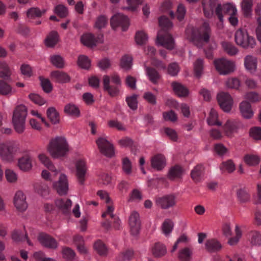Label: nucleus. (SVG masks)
<instances>
[{
  "label": "nucleus",
  "instance_id": "obj_62",
  "mask_svg": "<svg viewBox=\"0 0 261 261\" xmlns=\"http://www.w3.org/2000/svg\"><path fill=\"white\" fill-rule=\"evenodd\" d=\"M29 97L33 102L39 106H42L45 103V100L38 94L32 93L29 95Z\"/></svg>",
  "mask_w": 261,
  "mask_h": 261
},
{
  "label": "nucleus",
  "instance_id": "obj_2",
  "mask_svg": "<svg viewBox=\"0 0 261 261\" xmlns=\"http://www.w3.org/2000/svg\"><path fill=\"white\" fill-rule=\"evenodd\" d=\"M210 31L209 23L205 21L199 29L189 26L186 30V34L189 40L201 47L203 42L207 43L209 41Z\"/></svg>",
  "mask_w": 261,
  "mask_h": 261
},
{
  "label": "nucleus",
  "instance_id": "obj_14",
  "mask_svg": "<svg viewBox=\"0 0 261 261\" xmlns=\"http://www.w3.org/2000/svg\"><path fill=\"white\" fill-rule=\"evenodd\" d=\"M37 239L40 243L46 248L56 249L58 247V243L55 239L46 233H40Z\"/></svg>",
  "mask_w": 261,
  "mask_h": 261
},
{
  "label": "nucleus",
  "instance_id": "obj_9",
  "mask_svg": "<svg viewBox=\"0 0 261 261\" xmlns=\"http://www.w3.org/2000/svg\"><path fill=\"white\" fill-rule=\"evenodd\" d=\"M17 150L18 147L16 146L5 143L0 144V156L5 162H13L14 154Z\"/></svg>",
  "mask_w": 261,
  "mask_h": 261
},
{
  "label": "nucleus",
  "instance_id": "obj_8",
  "mask_svg": "<svg viewBox=\"0 0 261 261\" xmlns=\"http://www.w3.org/2000/svg\"><path fill=\"white\" fill-rule=\"evenodd\" d=\"M96 143L99 152L107 158H111L115 156V148L113 144L106 138L100 137Z\"/></svg>",
  "mask_w": 261,
  "mask_h": 261
},
{
  "label": "nucleus",
  "instance_id": "obj_35",
  "mask_svg": "<svg viewBox=\"0 0 261 261\" xmlns=\"http://www.w3.org/2000/svg\"><path fill=\"white\" fill-rule=\"evenodd\" d=\"M48 118L50 122L54 124L59 123L60 122V116L59 113L53 107L49 108L46 112Z\"/></svg>",
  "mask_w": 261,
  "mask_h": 261
},
{
  "label": "nucleus",
  "instance_id": "obj_60",
  "mask_svg": "<svg viewBox=\"0 0 261 261\" xmlns=\"http://www.w3.org/2000/svg\"><path fill=\"white\" fill-rule=\"evenodd\" d=\"M40 80L43 90L46 93L50 92L52 90V86L49 80L42 77H40Z\"/></svg>",
  "mask_w": 261,
  "mask_h": 261
},
{
  "label": "nucleus",
  "instance_id": "obj_49",
  "mask_svg": "<svg viewBox=\"0 0 261 261\" xmlns=\"http://www.w3.org/2000/svg\"><path fill=\"white\" fill-rule=\"evenodd\" d=\"M132 57L129 55H126L123 56L120 62L121 67L126 70L129 69L132 65Z\"/></svg>",
  "mask_w": 261,
  "mask_h": 261
},
{
  "label": "nucleus",
  "instance_id": "obj_38",
  "mask_svg": "<svg viewBox=\"0 0 261 261\" xmlns=\"http://www.w3.org/2000/svg\"><path fill=\"white\" fill-rule=\"evenodd\" d=\"M252 0H243L241 7L245 17H249L251 15Z\"/></svg>",
  "mask_w": 261,
  "mask_h": 261
},
{
  "label": "nucleus",
  "instance_id": "obj_16",
  "mask_svg": "<svg viewBox=\"0 0 261 261\" xmlns=\"http://www.w3.org/2000/svg\"><path fill=\"white\" fill-rule=\"evenodd\" d=\"M14 203L17 210L23 212L28 207V203L26 202V196L21 191H18L14 198Z\"/></svg>",
  "mask_w": 261,
  "mask_h": 261
},
{
  "label": "nucleus",
  "instance_id": "obj_46",
  "mask_svg": "<svg viewBox=\"0 0 261 261\" xmlns=\"http://www.w3.org/2000/svg\"><path fill=\"white\" fill-rule=\"evenodd\" d=\"M63 257L67 260L71 261L73 260L75 256L74 251L70 248L65 247L62 249Z\"/></svg>",
  "mask_w": 261,
  "mask_h": 261
},
{
  "label": "nucleus",
  "instance_id": "obj_57",
  "mask_svg": "<svg viewBox=\"0 0 261 261\" xmlns=\"http://www.w3.org/2000/svg\"><path fill=\"white\" fill-rule=\"evenodd\" d=\"M132 163L128 158H124L122 161L123 171L127 175L132 173Z\"/></svg>",
  "mask_w": 261,
  "mask_h": 261
},
{
  "label": "nucleus",
  "instance_id": "obj_22",
  "mask_svg": "<svg viewBox=\"0 0 261 261\" xmlns=\"http://www.w3.org/2000/svg\"><path fill=\"white\" fill-rule=\"evenodd\" d=\"M240 109L242 116L245 118L250 119L253 115L251 105L246 101H243L240 103Z\"/></svg>",
  "mask_w": 261,
  "mask_h": 261
},
{
  "label": "nucleus",
  "instance_id": "obj_6",
  "mask_svg": "<svg viewBox=\"0 0 261 261\" xmlns=\"http://www.w3.org/2000/svg\"><path fill=\"white\" fill-rule=\"evenodd\" d=\"M27 115V108L24 105L18 106L15 108L13 112L12 119L15 130H22L24 129Z\"/></svg>",
  "mask_w": 261,
  "mask_h": 261
},
{
  "label": "nucleus",
  "instance_id": "obj_36",
  "mask_svg": "<svg viewBox=\"0 0 261 261\" xmlns=\"http://www.w3.org/2000/svg\"><path fill=\"white\" fill-rule=\"evenodd\" d=\"M45 12L46 10L45 9L40 10L37 7H32L28 9L27 15L28 18L35 19L41 17L42 15L45 14Z\"/></svg>",
  "mask_w": 261,
  "mask_h": 261
},
{
  "label": "nucleus",
  "instance_id": "obj_1",
  "mask_svg": "<svg viewBox=\"0 0 261 261\" xmlns=\"http://www.w3.org/2000/svg\"><path fill=\"white\" fill-rule=\"evenodd\" d=\"M202 5L204 16L207 18L211 17L215 10V13L220 21H223V16L222 11L229 15L237 14V9L234 5L227 3L223 5L217 4V0H202Z\"/></svg>",
  "mask_w": 261,
  "mask_h": 261
},
{
  "label": "nucleus",
  "instance_id": "obj_50",
  "mask_svg": "<svg viewBox=\"0 0 261 261\" xmlns=\"http://www.w3.org/2000/svg\"><path fill=\"white\" fill-rule=\"evenodd\" d=\"M147 35L144 32L142 31L137 32L135 35V40L138 44H145L147 41Z\"/></svg>",
  "mask_w": 261,
  "mask_h": 261
},
{
  "label": "nucleus",
  "instance_id": "obj_59",
  "mask_svg": "<svg viewBox=\"0 0 261 261\" xmlns=\"http://www.w3.org/2000/svg\"><path fill=\"white\" fill-rule=\"evenodd\" d=\"M5 176L7 181L10 183H14L17 180L16 174L10 169H6L5 171Z\"/></svg>",
  "mask_w": 261,
  "mask_h": 261
},
{
  "label": "nucleus",
  "instance_id": "obj_29",
  "mask_svg": "<svg viewBox=\"0 0 261 261\" xmlns=\"http://www.w3.org/2000/svg\"><path fill=\"white\" fill-rule=\"evenodd\" d=\"M223 128L225 130H235L242 128V124L237 120L229 119L227 120Z\"/></svg>",
  "mask_w": 261,
  "mask_h": 261
},
{
  "label": "nucleus",
  "instance_id": "obj_18",
  "mask_svg": "<svg viewBox=\"0 0 261 261\" xmlns=\"http://www.w3.org/2000/svg\"><path fill=\"white\" fill-rule=\"evenodd\" d=\"M129 224L131 233L134 236L137 235L140 229L141 222L139 215L137 212H133L129 219Z\"/></svg>",
  "mask_w": 261,
  "mask_h": 261
},
{
  "label": "nucleus",
  "instance_id": "obj_24",
  "mask_svg": "<svg viewBox=\"0 0 261 261\" xmlns=\"http://www.w3.org/2000/svg\"><path fill=\"white\" fill-rule=\"evenodd\" d=\"M182 173L183 170L182 168L180 166L176 165L170 169L168 174V178L171 180H174L176 179L180 178Z\"/></svg>",
  "mask_w": 261,
  "mask_h": 261
},
{
  "label": "nucleus",
  "instance_id": "obj_43",
  "mask_svg": "<svg viewBox=\"0 0 261 261\" xmlns=\"http://www.w3.org/2000/svg\"><path fill=\"white\" fill-rule=\"evenodd\" d=\"M237 194L240 203H244L250 201V195L245 189H239L237 192Z\"/></svg>",
  "mask_w": 261,
  "mask_h": 261
},
{
  "label": "nucleus",
  "instance_id": "obj_11",
  "mask_svg": "<svg viewBox=\"0 0 261 261\" xmlns=\"http://www.w3.org/2000/svg\"><path fill=\"white\" fill-rule=\"evenodd\" d=\"M111 25L114 29L120 26L123 31H125L129 25V21L127 16L121 13H117L111 18Z\"/></svg>",
  "mask_w": 261,
  "mask_h": 261
},
{
  "label": "nucleus",
  "instance_id": "obj_51",
  "mask_svg": "<svg viewBox=\"0 0 261 261\" xmlns=\"http://www.w3.org/2000/svg\"><path fill=\"white\" fill-rule=\"evenodd\" d=\"M77 63L80 67L88 69L90 66V61L88 58L84 55H81L78 58Z\"/></svg>",
  "mask_w": 261,
  "mask_h": 261
},
{
  "label": "nucleus",
  "instance_id": "obj_20",
  "mask_svg": "<svg viewBox=\"0 0 261 261\" xmlns=\"http://www.w3.org/2000/svg\"><path fill=\"white\" fill-rule=\"evenodd\" d=\"M150 162L151 167L158 171L162 170L166 164V158L162 154H157L152 156Z\"/></svg>",
  "mask_w": 261,
  "mask_h": 261
},
{
  "label": "nucleus",
  "instance_id": "obj_19",
  "mask_svg": "<svg viewBox=\"0 0 261 261\" xmlns=\"http://www.w3.org/2000/svg\"><path fill=\"white\" fill-rule=\"evenodd\" d=\"M76 176L80 183L83 185L85 180V175L87 168L85 161L79 160L75 163Z\"/></svg>",
  "mask_w": 261,
  "mask_h": 261
},
{
  "label": "nucleus",
  "instance_id": "obj_47",
  "mask_svg": "<svg viewBox=\"0 0 261 261\" xmlns=\"http://www.w3.org/2000/svg\"><path fill=\"white\" fill-rule=\"evenodd\" d=\"M192 252L189 248L186 247L179 251L178 258L181 261H189Z\"/></svg>",
  "mask_w": 261,
  "mask_h": 261
},
{
  "label": "nucleus",
  "instance_id": "obj_41",
  "mask_svg": "<svg viewBox=\"0 0 261 261\" xmlns=\"http://www.w3.org/2000/svg\"><path fill=\"white\" fill-rule=\"evenodd\" d=\"M204 169L202 165H196L191 173V176L193 180L196 182L198 181Z\"/></svg>",
  "mask_w": 261,
  "mask_h": 261
},
{
  "label": "nucleus",
  "instance_id": "obj_32",
  "mask_svg": "<svg viewBox=\"0 0 261 261\" xmlns=\"http://www.w3.org/2000/svg\"><path fill=\"white\" fill-rule=\"evenodd\" d=\"M172 87L174 92L179 96H186L188 94V89L179 83L173 82Z\"/></svg>",
  "mask_w": 261,
  "mask_h": 261
},
{
  "label": "nucleus",
  "instance_id": "obj_15",
  "mask_svg": "<svg viewBox=\"0 0 261 261\" xmlns=\"http://www.w3.org/2000/svg\"><path fill=\"white\" fill-rule=\"evenodd\" d=\"M81 40L85 45L92 47L95 46L97 43L103 42V35L99 34L97 37H95L92 34L87 33L81 37Z\"/></svg>",
  "mask_w": 261,
  "mask_h": 261
},
{
  "label": "nucleus",
  "instance_id": "obj_26",
  "mask_svg": "<svg viewBox=\"0 0 261 261\" xmlns=\"http://www.w3.org/2000/svg\"><path fill=\"white\" fill-rule=\"evenodd\" d=\"M59 41V35L57 32L53 31L50 32L44 40L45 45L49 47H54Z\"/></svg>",
  "mask_w": 261,
  "mask_h": 261
},
{
  "label": "nucleus",
  "instance_id": "obj_44",
  "mask_svg": "<svg viewBox=\"0 0 261 261\" xmlns=\"http://www.w3.org/2000/svg\"><path fill=\"white\" fill-rule=\"evenodd\" d=\"M51 64L57 68H62L64 66V61L62 57L59 55H52L50 57Z\"/></svg>",
  "mask_w": 261,
  "mask_h": 261
},
{
  "label": "nucleus",
  "instance_id": "obj_42",
  "mask_svg": "<svg viewBox=\"0 0 261 261\" xmlns=\"http://www.w3.org/2000/svg\"><path fill=\"white\" fill-rule=\"evenodd\" d=\"M146 72L150 81L153 84H156L160 78V75L158 71L153 68L147 67Z\"/></svg>",
  "mask_w": 261,
  "mask_h": 261
},
{
  "label": "nucleus",
  "instance_id": "obj_23",
  "mask_svg": "<svg viewBox=\"0 0 261 261\" xmlns=\"http://www.w3.org/2000/svg\"><path fill=\"white\" fill-rule=\"evenodd\" d=\"M51 76L54 81L58 83H67L70 81V77L67 73L58 70L53 71Z\"/></svg>",
  "mask_w": 261,
  "mask_h": 261
},
{
  "label": "nucleus",
  "instance_id": "obj_17",
  "mask_svg": "<svg viewBox=\"0 0 261 261\" xmlns=\"http://www.w3.org/2000/svg\"><path fill=\"white\" fill-rule=\"evenodd\" d=\"M53 187L60 195L66 194L68 189L66 176L61 174L59 181L53 184Z\"/></svg>",
  "mask_w": 261,
  "mask_h": 261
},
{
  "label": "nucleus",
  "instance_id": "obj_28",
  "mask_svg": "<svg viewBox=\"0 0 261 261\" xmlns=\"http://www.w3.org/2000/svg\"><path fill=\"white\" fill-rule=\"evenodd\" d=\"M152 252L155 257H161L166 254V247L163 244L156 243L152 247Z\"/></svg>",
  "mask_w": 261,
  "mask_h": 261
},
{
  "label": "nucleus",
  "instance_id": "obj_3",
  "mask_svg": "<svg viewBox=\"0 0 261 261\" xmlns=\"http://www.w3.org/2000/svg\"><path fill=\"white\" fill-rule=\"evenodd\" d=\"M159 23L162 29L158 34L156 44L171 50L173 48L174 43L172 36L167 32V30L172 27V23L165 16L159 18Z\"/></svg>",
  "mask_w": 261,
  "mask_h": 261
},
{
  "label": "nucleus",
  "instance_id": "obj_10",
  "mask_svg": "<svg viewBox=\"0 0 261 261\" xmlns=\"http://www.w3.org/2000/svg\"><path fill=\"white\" fill-rule=\"evenodd\" d=\"M217 70L221 74H227L233 71V62L225 58H220L214 61Z\"/></svg>",
  "mask_w": 261,
  "mask_h": 261
},
{
  "label": "nucleus",
  "instance_id": "obj_58",
  "mask_svg": "<svg viewBox=\"0 0 261 261\" xmlns=\"http://www.w3.org/2000/svg\"><path fill=\"white\" fill-rule=\"evenodd\" d=\"M12 90L11 86L5 82L0 80V94L6 95Z\"/></svg>",
  "mask_w": 261,
  "mask_h": 261
},
{
  "label": "nucleus",
  "instance_id": "obj_33",
  "mask_svg": "<svg viewBox=\"0 0 261 261\" xmlns=\"http://www.w3.org/2000/svg\"><path fill=\"white\" fill-rule=\"evenodd\" d=\"M244 161L249 166H255L259 163L260 159L257 155L247 154L244 156Z\"/></svg>",
  "mask_w": 261,
  "mask_h": 261
},
{
  "label": "nucleus",
  "instance_id": "obj_30",
  "mask_svg": "<svg viewBox=\"0 0 261 261\" xmlns=\"http://www.w3.org/2000/svg\"><path fill=\"white\" fill-rule=\"evenodd\" d=\"M218 118L217 112L215 109H212L207 119L208 124L211 126H221L222 123L218 120Z\"/></svg>",
  "mask_w": 261,
  "mask_h": 261
},
{
  "label": "nucleus",
  "instance_id": "obj_55",
  "mask_svg": "<svg viewBox=\"0 0 261 261\" xmlns=\"http://www.w3.org/2000/svg\"><path fill=\"white\" fill-rule=\"evenodd\" d=\"M235 232L236 236L234 237L230 238L228 240V243L230 245H234L237 244L242 236V231L238 225L236 226Z\"/></svg>",
  "mask_w": 261,
  "mask_h": 261
},
{
  "label": "nucleus",
  "instance_id": "obj_39",
  "mask_svg": "<svg viewBox=\"0 0 261 261\" xmlns=\"http://www.w3.org/2000/svg\"><path fill=\"white\" fill-rule=\"evenodd\" d=\"M222 46L225 51L230 56H234L238 52L237 48L231 43L224 41L222 43Z\"/></svg>",
  "mask_w": 261,
  "mask_h": 261
},
{
  "label": "nucleus",
  "instance_id": "obj_31",
  "mask_svg": "<svg viewBox=\"0 0 261 261\" xmlns=\"http://www.w3.org/2000/svg\"><path fill=\"white\" fill-rule=\"evenodd\" d=\"M205 247L207 250L209 252L218 251L222 248L220 242L216 239L207 240L205 243Z\"/></svg>",
  "mask_w": 261,
  "mask_h": 261
},
{
  "label": "nucleus",
  "instance_id": "obj_56",
  "mask_svg": "<svg viewBox=\"0 0 261 261\" xmlns=\"http://www.w3.org/2000/svg\"><path fill=\"white\" fill-rule=\"evenodd\" d=\"M126 101L128 106L132 110H136L137 109V96L136 95H133L126 98Z\"/></svg>",
  "mask_w": 261,
  "mask_h": 261
},
{
  "label": "nucleus",
  "instance_id": "obj_45",
  "mask_svg": "<svg viewBox=\"0 0 261 261\" xmlns=\"http://www.w3.org/2000/svg\"><path fill=\"white\" fill-rule=\"evenodd\" d=\"M174 227V223L170 219L166 220L162 226V230L163 233L166 235H169L172 231Z\"/></svg>",
  "mask_w": 261,
  "mask_h": 261
},
{
  "label": "nucleus",
  "instance_id": "obj_61",
  "mask_svg": "<svg viewBox=\"0 0 261 261\" xmlns=\"http://www.w3.org/2000/svg\"><path fill=\"white\" fill-rule=\"evenodd\" d=\"M163 117L165 120L172 122H175L177 119V115L172 110L163 113Z\"/></svg>",
  "mask_w": 261,
  "mask_h": 261
},
{
  "label": "nucleus",
  "instance_id": "obj_48",
  "mask_svg": "<svg viewBox=\"0 0 261 261\" xmlns=\"http://www.w3.org/2000/svg\"><path fill=\"white\" fill-rule=\"evenodd\" d=\"M220 169L222 170L227 171L228 173H230L234 171L236 166L233 161L229 160L223 162L221 165Z\"/></svg>",
  "mask_w": 261,
  "mask_h": 261
},
{
  "label": "nucleus",
  "instance_id": "obj_40",
  "mask_svg": "<svg viewBox=\"0 0 261 261\" xmlns=\"http://www.w3.org/2000/svg\"><path fill=\"white\" fill-rule=\"evenodd\" d=\"M11 74L8 65L5 62H0V77L8 79Z\"/></svg>",
  "mask_w": 261,
  "mask_h": 261
},
{
  "label": "nucleus",
  "instance_id": "obj_34",
  "mask_svg": "<svg viewBox=\"0 0 261 261\" xmlns=\"http://www.w3.org/2000/svg\"><path fill=\"white\" fill-rule=\"evenodd\" d=\"M64 112L74 118H78L80 116L79 109L73 104L66 105L64 107Z\"/></svg>",
  "mask_w": 261,
  "mask_h": 261
},
{
  "label": "nucleus",
  "instance_id": "obj_54",
  "mask_svg": "<svg viewBox=\"0 0 261 261\" xmlns=\"http://www.w3.org/2000/svg\"><path fill=\"white\" fill-rule=\"evenodd\" d=\"M250 235V242L252 245H260L261 244V234L258 231H251Z\"/></svg>",
  "mask_w": 261,
  "mask_h": 261
},
{
  "label": "nucleus",
  "instance_id": "obj_7",
  "mask_svg": "<svg viewBox=\"0 0 261 261\" xmlns=\"http://www.w3.org/2000/svg\"><path fill=\"white\" fill-rule=\"evenodd\" d=\"M234 39L237 44L243 48H253L255 44L254 38L249 36L247 31L243 29L236 31Z\"/></svg>",
  "mask_w": 261,
  "mask_h": 261
},
{
  "label": "nucleus",
  "instance_id": "obj_5",
  "mask_svg": "<svg viewBox=\"0 0 261 261\" xmlns=\"http://www.w3.org/2000/svg\"><path fill=\"white\" fill-rule=\"evenodd\" d=\"M120 80L117 75L112 76L111 79L108 75L103 77L104 90L112 97L118 95L119 89L118 86L120 85Z\"/></svg>",
  "mask_w": 261,
  "mask_h": 261
},
{
  "label": "nucleus",
  "instance_id": "obj_53",
  "mask_svg": "<svg viewBox=\"0 0 261 261\" xmlns=\"http://www.w3.org/2000/svg\"><path fill=\"white\" fill-rule=\"evenodd\" d=\"M203 60L201 59H198L194 64V68L196 76L198 77L201 75L203 70Z\"/></svg>",
  "mask_w": 261,
  "mask_h": 261
},
{
  "label": "nucleus",
  "instance_id": "obj_21",
  "mask_svg": "<svg viewBox=\"0 0 261 261\" xmlns=\"http://www.w3.org/2000/svg\"><path fill=\"white\" fill-rule=\"evenodd\" d=\"M71 204V201L69 199L66 200L59 199L55 201L56 206L64 215L68 214L70 213Z\"/></svg>",
  "mask_w": 261,
  "mask_h": 261
},
{
  "label": "nucleus",
  "instance_id": "obj_25",
  "mask_svg": "<svg viewBox=\"0 0 261 261\" xmlns=\"http://www.w3.org/2000/svg\"><path fill=\"white\" fill-rule=\"evenodd\" d=\"M18 166L23 171H29L32 167L30 156L25 155L20 158L18 160Z\"/></svg>",
  "mask_w": 261,
  "mask_h": 261
},
{
  "label": "nucleus",
  "instance_id": "obj_64",
  "mask_svg": "<svg viewBox=\"0 0 261 261\" xmlns=\"http://www.w3.org/2000/svg\"><path fill=\"white\" fill-rule=\"evenodd\" d=\"M108 23V19L104 16L98 17L95 22V26L98 29L105 28Z\"/></svg>",
  "mask_w": 261,
  "mask_h": 261
},
{
  "label": "nucleus",
  "instance_id": "obj_37",
  "mask_svg": "<svg viewBox=\"0 0 261 261\" xmlns=\"http://www.w3.org/2000/svg\"><path fill=\"white\" fill-rule=\"evenodd\" d=\"M94 248L97 253L101 256H106L108 254V249L105 244L100 240H98L94 244Z\"/></svg>",
  "mask_w": 261,
  "mask_h": 261
},
{
  "label": "nucleus",
  "instance_id": "obj_52",
  "mask_svg": "<svg viewBox=\"0 0 261 261\" xmlns=\"http://www.w3.org/2000/svg\"><path fill=\"white\" fill-rule=\"evenodd\" d=\"M36 191L42 196L48 194V187L44 184H36L35 186Z\"/></svg>",
  "mask_w": 261,
  "mask_h": 261
},
{
  "label": "nucleus",
  "instance_id": "obj_13",
  "mask_svg": "<svg viewBox=\"0 0 261 261\" xmlns=\"http://www.w3.org/2000/svg\"><path fill=\"white\" fill-rule=\"evenodd\" d=\"M217 100L220 108L226 112L230 111L232 108L233 100L231 96L227 93L221 92L217 95Z\"/></svg>",
  "mask_w": 261,
  "mask_h": 261
},
{
  "label": "nucleus",
  "instance_id": "obj_27",
  "mask_svg": "<svg viewBox=\"0 0 261 261\" xmlns=\"http://www.w3.org/2000/svg\"><path fill=\"white\" fill-rule=\"evenodd\" d=\"M244 65L246 68L251 73L254 72L257 66L256 58L249 55L246 56L244 59Z\"/></svg>",
  "mask_w": 261,
  "mask_h": 261
},
{
  "label": "nucleus",
  "instance_id": "obj_12",
  "mask_svg": "<svg viewBox=\"0 0 261 261\" xmlns=\"http://www.w3.org/2000/svg\"><path fill=\"white\" fill-rule=\"evenodd\" d=\"M155 203L162 209H168L176 205V197L173 194L164 195L156 198Z\"/></svg>",
  "mask_w": 261,
  "mask_h": 261
},
{
  "label": "nucleus",
  "instance_id": "obj_4",
  "mask_svg": "<svg viewBox=\"0 0 261 261\" xmlns=\"http://www.w3.org/2000/svg\"><path fill=\"white\" fill-rule=\"evenodd\" d=\"M47 150L53 159L66 156L69 151V145L65 137L58 136L50 139Z\"/></svg>",
  "mask_w": 261,
  "mask_h": 261
},
{
  "label": "nucleus",
  "instance_id": "obj_63",
  "mask_svg": "<svg viewBox=\"0 0 261 261\" xmlns=\"http://www.w3.org/2000/svg\"><path fill=\"white\" fill-rule=\"evenodd\" d=\"M226 84L230 88L238 89L240 87V82L237 78L233 77L228 79Z\"/></svg>",
  "mask_w": 261,
  "mask_h": 261
}]
</instances>
